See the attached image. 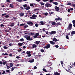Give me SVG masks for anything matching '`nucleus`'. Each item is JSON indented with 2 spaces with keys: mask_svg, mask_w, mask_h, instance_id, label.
Masks as SVG:
<instances>
[{
  "mask_svg": "<svg viewBox=\"0 0 75 75\" xmlns=\"http://www.w3.org/2000/svg\"><path fill=\"white\" fill-rule=\"evenodd\" d=\"M72 28V25L71 23L69 24L68 27L67 28V30H71Z\"/></svg>",
  "mask_w": 75,
  "mask_h": 75,
  "instance_id": "f257e3e1",
  "label": "nucleus"
},
{
  "mask_svg": "<svg viewBox=\"0 0 75 75\" xmlns=\"http://www.w3.org/2000/svg\"><path fill=\"white\" fill-rule=\"evenodd\" d=\"M37 17V15L35 14H33L32 16V17H30V19H36V17Z\"/></svg>",
  "mask_w": 75,
  "mask_h": 75,
  "instance_id": "f03ea898",
  "label": "nucleus"
},
{
  "mask_svg": "<svg viewBox=\"0 0 75 75\" xmlns=\"http://www.w3.org/2000/svg\"><path fill=\"white\" fill-rule=\"evenodd\" d=\"M52 5L51 4L46 3L45 4V6L46 7H51Z\"/></svg>",
  "mask_w": 75,
  "mask_h": 75,
  "instance_id": "7ed1b4c3",
  "label": "nucleus"
},
{
  "mask_svg": "<svg viewBox=\"0 0 75 75\" xmlns=\"http://www.w3.org/2000/svg\"><path fill=\"white\" fill-rule=\"evenodd\" d=\"M50 47H51V45L50 44H48L46 46H44V48L45 49H48V48H50Z\"/></svg>",
  "mask_w": 75,
  "mask_h": 75,
  "instance_id": "20e7f679",
  "label": "nucleus"
},
{
  "mask_svg": "<svg viewBox=\"0 0 75 75\" xmlns=\"http://www.w3.org/2000/svg\"><path fill=\"white\" fill-rule=\"evenodd\" d=\"M27 23L28 25H30V26H32V25H34V24L33 23L31 22L30 21H28Z\"/></svg>",
  "mask_w": 75,
  "mask_h": 75,
  "instance_id": "39448f33",
  "label": "nucleus"
},
{
  "mask_svg": "<svg viewBox=\"0 0 75 75\" xmlns=\"http://www.w3.org/2000/svg\"><path fill=\"white\" fill-rule=\"evenodd\" d=\"M62 20V18H61L59 16H57V18H56L54 20L55 21H56V22H57V21H59L60 20Z\"/></svg>",
  "mask_w": 75,
  "mask_h": 75,
  "instance_id": "423d86ee",
  "label": "nucleus"
},
{
  "mask_svg": "<svg viewBox=\"0 0 75 75\" xmlns=\"http://www.w3.org/2000/svg\"><path fill=\"white\" fill-rule=\"evenodd\" d=\"M26 40L28 41H32V40H33V39L32 38H31V37H30V36L26 37Z\"/></svg>",
  "mask_w": 75,
  "mask_h": 75,
  "instance_id": "0eeeda50",
  "label": "nucleus"
},
{
  "mask_svg": "<svg viewBox=\"0 0 75 75\" xmlns=\"http://www.w3.org/2000/svg\"><path fill=\"white\" fill-rule=\"evenodd\" d=\"M26 53L27 54H28V57H31V51H27Z\"/></svg>",
  "mask_w": 75,
  "mask_h": 75,
  "instance_id": "6e6552de",
  "label": "nucleus"
},
{
  "mask_svg": "<svg viewBox=\"0 0 75 75\" xmlns=\"http://www.w3.org/2000/svg\"><path fill=\"white\" fill-rule=\"evenodd\" d=\"M29 60H28V62H30V63H32V62H33L34 61V59H32V58H30Z\"/></svg>",
  "mask_w": 75,
  "mask_h": 75,
  "instance_id": "1a4fd4ad",
  "label": "nucleus"
},
{
  "mask_svg": "<svg viewBox=\"0 0 75 75\" xmlns=\"http://www.w3.org/2000/svg\"><path fill=\"white\" fill-rule=\"evenodd\" d=\"M54 8L56 10V11H57V12H58V11H59V7H58L57 6H56Z\"/></svg>",
  "mask_w": 75,
  "mask_h": 75,
  "instance_id": "9d476101",
  "label": "nucleus"
},
{
  "mask_svg": "<svg viewBox=\"0 0 75 75\" xmlns=\"http://www.w3.org/2000/svg\"><path fill=\"white\" fill-rule=\"evenodd\" d=\"M40 34L38 33H37L35 34V35L33 36L34 38H37V37L39 36Z\"/></svg>",
  "mask_w": 75,
  "mask_h": 75,
  "instance_id": "9b49d317",
  "label": "nucleus"
},
{
  "mask_svg": "<svg viewBox=\"0 0 75 75\" xmlns=\"http://www.w3.org/2000/svg\"><path fill=\"white\" fill-rule=\"evenodd\" d=\"M32 45V47H32V48H36V47H37V45H36L35 44H31V45Z\"/></svg>",
  "mask_w": 75,
  "mask_h": 75,
  "instance_id": "f8f14e48",
  "label": "nucleus"
},
{
  "mask_svg": "<svg viewBox=\"0 0 75 75\" xmlns=\"http://www.w3.org/2000/svg\"><path fill=\"white\" fill-rule=\"evenodd\" d=\"M50 35H52V34H56V31H52L51 33H50Z\"/></svg>",
  "mask_w": 75,
  "mask_h": 75,
  "instance_id": "ddd939ff",
  "label": "nucleus"
},
{
  "mask_svg": "<svg viewBox=\"0 0 75 75\" xmlns=\"http://www.w3.org/2000/svg\"><path fill=\"white\" fill-rule=\"evenodd\" d=\"M74 34H75V31H72L70 35L71 36H72V35H74Z\"/></svg>",
  "mask_w": 75,
  "mask_h": 75,
  "instance_id": "4468645a",
  "label": "nucleus"
},
{
  "mask_svg": "<svg viewBox=\"0 0 75 75\" xmlns=\"http://www.w3.org/2000/svg\"><path fill=\"white\" fill-rule=\"evenodd\" d=\"M5 16H6V13L2 14L1 17L2 18H4V17H5Z\"/></svg>",
  "mask_w": 75,
  "mask_h": 75,
  "instance_id": "2eb2a0df",
  "label": "nucleus"
},
{
  "mask_svg": "<svg viewBox=\"0 0 75 75\" xmlns=\"http://www.w3.org/2000/svg\"><path fill=\"white\" fill-rule=\"evenodd\" d=\"M18 45L19 46H22V45H24V43H18Z\"/></svg>",
  "mask_w": 75,
  "mask_h": 75,
  "instance_id": "dca6fc26",
  "label": "nucleus"
},
{
  "mask_svg": "<svg viewBox=\"0 0 75 75\" xmlns=\"http://www.w3.org/2000/svg\"><path fill=\"white\" fill-rule=\"evenodd\" d=\"M53 41H54V42H57V41H58L57 39L56 38H53Z\"/></svg>",
  "mask_w": 75,
  "mask_h": 75,
  "instance_id": "f3484780",
  "label": "nucleus"
},
{
  "mask_svg": "<svg viewBox=\"0 0 75 75\" xmlns=\"http://www.w3.org/2000/svg\"><path fill=\"white\" fill-rule=\"evenodd\" d=\"M50 43L51 44H52V45H54L55 44V42H53V41H50Z\"/></svg>",
  "mask_w": 75,
  "mask_h": 75,
  "instance_id": "a211bd4d",
  "label": "nucleus"
},
{
  "mask_svg": "<svg viewBox=\"0 0 75 75\" xmlns=\"http://www.w3.org/2000/svg\"><path fill=\"white\" fill-rule=\"evenodd\" d=\"M60 74V73L56 71L54 73V75H58Z\"/></svg>",
  "mask_w": 75,
  "mask_h": 75,
  "instance_id": "6ab92c4d",
  "label": "nucleus"
},
{
  "mask_svg": "<svg viewBox=\"0 0 75 75\" xmlns=\"http://www.w3.org/2000/svg\"><path fill=\"white\" fill-rule=\"evenodd\" d=\"M9 7H11V8H13L14 7V5L13 4H11L9 6Z\"/></svg>",
  "mask_w": 75,
  "mask_h": 75,
  "instance_id": "aec40b11",
  "label": "nucleus"
},
{
  "mask_svg": "<svg viewBox=\"0 0 75 75\" xmlns=\"http://www.w3.org/2000/svg\"><path fill=\"white\" fill-rule=\"evenodd\" d=\"M10 27H14V24L13 23H11L10 24Z\"/></svg>",
  "mask_w": 75,
  "mask_h": 75,
  "instance_id": "412c9836",
  "label": "nucleus"
},
{
  "mask_svg": "<svg viewBox=\"0 0 75 75\" xmlns=\"http://www.w3.org/2000/svg\"><path fill=\"white\" fill-rule=\"evenodd\" d=\"M30 7L29 6H27L26 8H25L24 9H25V10H30Z\"/></svg>",
  "mask_w": 75,
  "mask_h": 75,
  "instance_id": "4be33fe9",
  "label": "nucleus"
},
{
  "mask_svg": "<svg viewBox=\"0 0 75 75\" xmlns=\"http://www.w3.org/2000/svg\"><path fill=\"white\" fill-rule=\"evenodd\" d=\"M40 23L41 25H44V21H40Z\"/></svg>",
  "mask_w": 75,
  "mask_h": 75,
  "instance_id": "5701e85b",
  "label": "nucleus"
},
{
  "mask_svg": "<svg viewBox=\"0 0 75 75\" xmlns=\"http://www.w3.org/2000/svg\"><path fill=\"white\" fill-rule=\"evenodd\" d=\"M19 15L21 16V17H22L24 15V13H21L19 14Z\"/></svg>",
  "mask_w": 75,
  "mask_h": 75,
  "instance_id": "b1692460",
  "label": "nucleus"
},
{
  "mask_svg": "<svg viewBox=\"0 0 75 75\" xmlns=\"http://www.w3.org/2000/svg\"><path fill=\"white\" fill-rule=\"evenodd\" d=\"M53 3L55 5H58V3L57 2H53Z\"/></svg>",
  "mask_w": 75,
  "mask_h": 75,
  "instance_id": "393cba45",
  "label": "nucleus"
},
{
  "mask_svg": "<svg viewBox=\"0 0 75 75\" xmlns=\"http://www.w3.org/2000/svg\"><path fill=\"white\" fill-rule=\"evenodd\" d=\"M27 27H28V25H25L24 26V29H25L26 28H27Z\"/></svg>",
  "mask_w": 75,
  "mask_h": 75,
  "instance_id": "a878e982",
  "label": "nucleus"
},
{
  "mask_svg": "<svg viewBox=\"0 0 75 75\" xmlns=\"http://www.w3.org/2000/svg\"><path fill=\"white\" fill-rule=\"evenodd\" d=\"M42 70H43V71H44V72H47V70H46V69H45L43 68L42 69Z\"/></svg>",
  "mask_w": 75,
  "mask_h": 75,
  "instance_id": "bb28decb",
  "label": "nucleus"
},
{
  "mask_svg": "<svg viewBox=\"0 0 75 75\" xmlns=\"http://www.w3.org/2000/svg\"><path fill=\"white\" fill-rule=\"evenodd\" d=\"M40 41H36V44L37 45H38V44H39V43H40Z\"/></svg>",
  "mask_w": 75,
  "mask_h": 75,
  "instance_id": "cd10ccee",
  "label": "nucleus"
},
{
  "mask_svg": "<svg viewBox=\"0 0 75 75\" xmlns=\"http://www.w3.org/2000/svg\"><path fill=\"white\" fill-rule=\"evenodd\" d=\"M35 33H30V35H31L33 36V35H35Z\"/></svg>",
  "mask_w": 75,
  "mask_h": 75,
  "instance_id": "c85d7f7f",
  "label": "nucleus"
},
{
  "mask_svg": "<svg viewBox=\"0 0 75 75\" xmlns=\"http://www.w3.org/2000/svg\"><path fill=\"white\" fill-rule=\"evenodd\" d=\"M10 66L11 67V68L13 66V64L12 63H10Z\"/></svg>",
  "mask_w": 75,
  "mask_h": 75,
  "instance_id": "c756f323",
  "label": "nucleus"
},
{
  "mask_svg": "<svg viewBox=\"0 0 75 75\" xmlns=\"http://www.w3.org/2000/svg\"><path fill=\"white\" fill-rule=\"evenodd\" d=\"M56 24V23H55V22H53L52 23V25H55Z\"/></svg>",
  "mask_w": 75,
  "mask_h": 75,
  "instance_id": "7c9ffc66",
  "label": "nucleus"
},
{
  "mask_svg": "<svg viewBox=\"0 0 75 75\" xmlns=\"http://www.w3.org/2000/svg\"><path fill=\"white\" fill-rule=\"evenodd\" d=\"M57 25H62V24L60 23V22H58L57 23Z\"/></svg>",
  "mask_w": 75,
  "mask_h": 75,
  "instance_id": "2f4dec72",
  "label": "nucleus"
},
{
  "mask_svg": "<svg viewBox=\"0 0 75 75\" xmlns=\"http://www.w3.org/2000/svg\"><path fill=\"white\" fill-rule=\"evenodd\" d=\"M19 41H24V39L22 38L19 40Z\"/></svg>",
  "mask_w": 75,
  "mask_h": 75,
  "instance_id": "473e14b6",
  "label": "nucleus"
},
{
  "mask_svg": "<svg viewBox=\"0 0 75 75\" xmlns=\"http://www.w3.org/2000/svg\"><path fill=\"white\" fill-rule=\"evenodd\" d=\"M10 17V16H9V15H5V18H8V17Z\"/></svg>",
  "mask_w": 75,
  "mask_h": 75,
  "instance_id": "72a5a7b5",
  "label": "nucleus"
},
{
  "mask_svg": "<svg viewBox=\"0 0 75 75\" xmlns=\"http://www.w3.org/2000/svg\"><path fill=\"white\" fill-rule=\"evenodd\" d=\"M2 55H8V54L7 53H3L2 54Z\"/></svg>",
  "mask_w": 75,
  "mask_h": 75,
  "instance_id": "f704fd0d",
  "label": "nucleus"
},
{
  "mask_svg": "<svg viewBox=\"0 0 75 75\" xmlns=\"http://www.w3.org/2000/svg\"><path fill=\"white\" fill-rule=\"evenodd\" d=\"M22 51V49H20L18 50V52H20V51Z\"/></svg>",
  "mask_w": 75,
  "mask_h": 75,
  "instance_id": "c9c22d12",
  "label": "nucleus"
},
{
  "mask_svg": "<svg viewBox=\"0 0 75 75\" xmlns=\"http://www.w3.org/2000/svg\"><path fill=\"white\" fill-rule=\"evenodd\" d=\"M54 14V12H50L49 14L51 15V14Z\"/></svg>",
  "mask_w": 75,
  "mask_h": 75,
  "instance_id": "e433bc0d",
  "label": "nucleus"
},
{
  "mask_svg": "<svg viewBox=\"0 0 75 75\" xmlns=\"http://www.w3.org/2000/svg\"><path fill=\"white\" fill-rule=\"evenodd\" d=\"M23 7H24V8H26L25 7H27V5L26 4H25L23 5Z\"/></svg>",
  "mask_w": 75,
  "mask_h": 75,
  "instance_id": "4c0bfd02",
  "label": "nucleus"
},
{
  "mask_svg": "<svg viewBox=\"0 0 75 75\" xmlns=\"http://www.w3.org/2000/svg\"><path fill=\"white\" fill-rule=\"evenodd\" d=\"M39 25V24L38 23H36L35 24V27H38V26Z\"/></svg>",
  "mask_w": 75,
  "mask_h": 75,
  "instance_id": "58836bf2",
  "label": "nucleus"
},
{
  "mask_svg": "<svg viewBox=\"0 0 75 75\" xmlns=\"http://www.w3.org/2000/svg\"><path fill=\"white\" fill-rule=\"evenodd\" d=\"M48 13H45V15L46 16H47L48 15Z\"/></svg>",
  "mask_w": 75,
  "mask_h": 75,
  "instance_id": "ea45409f",
  "label": "nucleus"
},
{
  "mask_svg": "<svg viewBox=\"0 0 75 75\" xmlns=\"http://www.w3.org/2000/svg\"><path fill=\"white\" fill-rule=\"evenodd\" d=\"M40 51L41 52H44V50L42 49L40 50Z\"/></svg>",
  "mask_w": 75,
  "mask_h": 75,
  "instance_id": "a19ab883",
  "label": "nucleus"
},
{
  "mask_svg": "<svg viewBox=\"0 0 75 75\" xmlns=\"http://www.w3.org/2000/svg\"><path fill=\"white\" fill-rule=\"evenodd\" d=\"M40 4H41V5H42L43 6H44L45 4L44 3H43V2H41L40 3Z\"/></svg>",
  "mask_w": 75,
  "mask_h": 75,
  "instance_id": "79ce46f5",
  "label": "nucleus"
},
{
  "mask_svg": "<svg viewBox=\"0 0 75 75\" xmlns=\"http://www.w3.org/2000/svg\"><path fill=\"white\" fill-rule=\"evenodd\" d=\"M42 1H43L44 2H45L46 1H49V0H42Z\"/></svg>",
  "mask_w": 75,
  "mask_h": 75,
  "instance_id": "37998d69",
  "label": "nucleus"
},
{
  "mask_svg": "<svg viewBox=\"0 0 75 75\" xmlns=\"http://www.w3.org/2000/svg\"><path fill=\"white\" fill-rule=\"evenodd\" d=\"M72 23H73V24H75V20H73Z\"/></svg>",
  "mask_w": 75,
  "mask_h": 75,
  "instance_id": "c03bdc74",
  "label": "nucleus"
},
{
  "mask_svg": "<svg viewBox=\"0 0 75 75\" xmlns=\"http://www.w3.org/2000/svg\"><path fill=\"white\" fill-rule=\"evenodd\" d=\"M66 38H67V39H69V36H68V35H67L66 36Z\"/></svg>",
  "mask_w": 75,
  "mask_h": 75,
  "instance_id": "a18cd8bd",
  "label": "nucleus"
},
{
  "mask_svg": "<svg viewBox=\"0 0 75 75\" xmlns=\"http://www.w3.org/2000/svg\"><path fill=\"white\" fill-rule=\"evenodd\" d=\"M4 49H7V48H8V47L5 46L4 47Z\"/></svg>",
  "mask_w": 75,
  "mask_h": 75,
  "instance_id": "49530a36",
  "label": "nucleus"
},
{
  "mask_svg": "<svg viewBox=\"0 0 75 75\" xmlns=\"http://www.w3.org/2000/svg\"><path fill=\"white\" fill-rule=\"evenodd\" d=\"M55 27H58V24H57V23H56L55 25Z\"/></svg>",
  "mask_w": 75,
  "mask_h": 75,
  "instance_id": "de8ad7c7",
  "label": "nucleus"
},
{
  "mask_svg": "<svg viewBox=\"0 0 75 75\" xmlns=\"http://www.w3.org/2000/svg\"><path fill=\"white\" fill-rule=\"evenodd\" d=\"M17 1H18L19 2H22V0H16Z\"/></svg>",
  "mask_w": 75,
  "mask_h": 75,
  "instance_id": "09e8293b",
  "label": "nucleus"
},
{
  "mask_svg": "<svg viewBox=\"0 0 75 75\" xmlns=\"http://www.w3.org/2000/svg\"><path fill=\"white\" fill-rule=\"evenodd\" d=\"M70 10H71V11H73L74 10V8H70Z\"/></svg>",
  "mask_w": 75,
  "mask_h": 75,
  "instance_id": "8fccbe9b",
  "label": "nucleus"
},
{
  "mask_svg": "<svg viewBox=\"0 0 75 75\" xmlns=\"http://www.w3.org/2000/svg\"><path fill=\"white\" fill-rule=\"evenodd\" d=\"M72 3L70 2H69L67 4V5H71Z\"/></svg>",
  "mask_w": 75,
  "mask_h": 75,
  "instance_id": "3c124183",
  "label": "nucleus"
},
{
  "mask_svg": "<svg viewBox=\"0 0 75 75\" xmlns=\"http://www.w3.org/2000/svg\"><path fill=\"white\" fill-rule=\"evenodd\" d=\"M55 47H56V48H58L59 47V46H58V45H56L55 46Z\"/></svg>",
  "mask_w": 75,
  "mask_h": 75,
  "instance_id": "603ef678",
  "label": "nucleus"
},
{
  "mask_svg": "<svg viewBox=\"0 0 75 75\" xmlns=\"http://www.w3.org/2000/svg\"><path fill=\"white\" fill-rule=\"evenodd\" d=\"M30 6L31 7H33V6H34V4H30Z\"/></svg>",
  "mask_w": 75,
  "mask_h": 75,
  "instance_id": "864d4df0",
  "label": "nucleus"
},
{
  "mask_svg": "<svg viewBox=\"0 0 75 75\" xmlns=\"http://www.w3.org/2000/svg\"><path fill=\"white\" fill-rule=\"evenodd\" d=\"M21 57L19 56H17L16 57V58L17 59H19V58H20Z\"/></svg>",
  "mask_w": 75,
  "mask_h": 75,
  "instance_id": "5fc2aeb1",
  "label": "nucleus"
},
{
  "mask_svg": "<svg viewBox=\"0 0 75 75\" xmlns=\"http://www.w3.org/2000/svg\"><path fill=\"white\" fill-rule=\"evenodd\" d=\"M10 46H11H11H12V45H13V44H12V43H9V44Z\"/></svg>",
  "mask_w": 75,
  "mask_h": 75,
  "instance_id": "6e6d98bb",
  "label": "nucleus"
},
{
  "mask_svg": "<svg viewBox=\"0 0 75 75\" xmlns=\"http://www.w3.org/2000/svg\"><path fill=\"white\" fill-rule=\"evenodd\" d=\"M23 33H24L25 34H28V33H27V31H24L23 32Z\"/></svg>",
  "mask_w": 75,
  "mask_h": 75,
  "instance_id": "4d7b16f0",
  "label": "nucleus"
},
{
  "mask_svg": "<svg viewBox=\"0 0 75 75\" xmlns=\"http://www.w3.org/2000/svg\"><path fill=\"white\" fill-rule=\"evenodd\" d=\"M25 25L24 24L22 23V24H21L20 25V26H23V25Z\"/></svg>",
  "mask_w": 75,
  "mask_h": 75,
  "instance_id": "13d9d810",
  "label": "nucleus"
},
{
  "mask_svg": "<svg viewBox=\"0 0 75 75\" xmlns=\"http://www.w3.org/2000/svg\"><path fill=\"white\" fill-rule=\"evenodd\" d=\"M1 27H4V25L2 24L1 25H0Z\"/></svg>",
  "mask_w": 75,
  "mask_h": 75,
  "instance_id": "bf43d9fd",
  "label": "nucleus"
},
{
  "mask_svg": "<svg viewBox=\"0 0 75 75\" xmlns=\"http://www.w3.org/2000/svg\"><path fill=\"white\" fill-rule=\"evenodd\" d=\"M6 71L7 72H10V70H6Z\"/></svg>",
  "mask_w": 75,
  "mask_h": 75,
  "instance_id": "052dcab7",
  "label": "nucleus"
},
{
  "mask_svg": "<svg viewBox=\"0 0 75 75\" xmlns=\"http://www.w3.org/2000/svg\"><path fill=\"white\" fill-rule=\"evenodd\" d=\"M34 69H35L37 68V67H36V66H35L34 67Z\"/></svg>",
  "mask_w": 75,
  "mask_h": 75,
  "instance_id": "680f3d73",
  "label": "nucleus"
},
{
  "mask_svg": "<svg viewBox=\"0 0 75 75\" xmlns=\"http://www.w3.org/2000/svg\"><path fill=\"white\" fill-rule=\"evenodd\" d=\"M34 11H37V10H39V9H34Z\"/></svg>",
  "mask_w": 75,
  "mask_h": 75,
  "instance_id": "e2e57ef3",
  "label": "nucleus"
},
{
  "mask_svg": "<svg viewBox=\"0 0 75 75\" xmlns=\"http://www.w3.org/2000/svg\"><path fill=\"white\" fill-rule=\"evenodd\" d=\"M20 8H21L23 10H24V8H23V7L22 6H21L20 7Z\"/></svg>",
  "mask_w": 75,
  "mask_h": 75,
  "instance_id": "0e129e2a",
  "label": "nucleus"
},
{
  "mask_svg": "<svg viewBox=\"0 0 75 75\" xmlns=\"http://www.w3.org/2000/svg\"><path fill=\"white\" fill-rule=\"evenodd\" d=\"M9 56V57H11V56H12V55H13V54H8Z\"/></svg>",
  "mask_w": 75,
  "mask_h": 75,
  "instance_id": "69168bd1",
  "label": "nucleus"
},
{
  "mask_svg": "<svg viewBox=\"0 0 75 75\" xmlns=\"http://www.w3.org/2000/svg\"><path fill=\"white\" fill-rule=\"evenodd\" d=\"M5 72H6L5 71H3V72L2 74L4 75V74H5Z\"/></svg>",
  "mask_w": 75,
  "mask_h": 75,
  "instance_id": "338daca9",
  "label": "nucleus"
},
{
  "mask_svg": "<svg viewBox=\"0 0 75 75\" xmlns=\"http://www.w3.org/2000/svg\"><path fill=\"white\" fill-rule=\"evenodd\" d=\"M6 2H10V0H7L6 1Z\"/></svg>",
  "mask_w": 75,
  "mask_h": 75,
  "instance_id": "774afa93",
  "label": "nucleus"
}]
</instances>
